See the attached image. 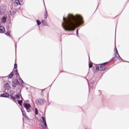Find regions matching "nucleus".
<instances>
[{
  "instance_id": "6ab92c4d",
  "label": "nucleus",
  "mask_w": 129,
  "mask_h": 129,
  "mask_svg": "<svg viewBox=\"0 0 129 129\" xmlns=\"http://www.w3.org/2000/svg\"><path fill=\"white\" fill-rule=\"evenodd\" d=\"M35 114L38 115L39 114V111L38 110V109L37 108H35Z\"/></svg>"
},
{
  "instance_id": "c756f323",
  "label": "nucleus",
  "mask_w": 129,
  "mask_h": 129,
  "mask_svg": "<svg viewBox=\"0 0 129 129\" xmlns=\"http://www.w3.org/2000/svg\"><path fill=\"white\" fill-rule=\"evenodd\" d=\"M92 66H93L92 64H89V67L90 68H91L92 67Z\"/></svg>"
},
{
  "instance_id": "bb28decb",
  "label": "nucleus",
  "mask_w": 129,
  "mask_h": 129,
  "mask_svg": "<svg viewBox=\"0 0 129 129\" xmlns=\"http://www.w3.org/2000/svg\"><path fill=\"white\" fill-rule=\"evenodd\" d=\"M107 63H108V62H104L103 63H101V64H100V65H105V64H107Z\"/></svg>"
},
{
  "instance_id": "c85d7f7f",
  "label": "nucleus",
  "mask_w": 129,
  "mask_h": 129,
  "mask_svg": "<svg viewBox=\"0 0 129 129\" xmlns=\"http://www.w3.org/2000/svg\"><path fill=\"white\" fill-rule=\"evenodd\" d=\"M115 59V57L112 58L110 60V61H114Z\"/></svg>"
},
{
  "instance_id": "aec40b11",
  "label": "nucleus",
  "mask_w": 129,
  "mask_h": 129,
  "mask_svg": "<svg viewBox=\"0 0 129 129\" xmlns=\"http://www.w3.org/2000/svg\"><path fill=\"white\" fill-rule=\"evenodd\" d=\"M36 23L38 26H40V25H41V21H40V20H36Z\"/></svg>"
},
{
  "instance_id": "f3484780",
  "label": "nucleus",
  "mask_w": 129,
  "mask_h": 129,
  "mask_svg": "<svg viewBox=\"0 0 129 129\" xmlns=\"http://www.w3.org/2000/svg\"><path fill=\"white\" fill-rule=\"evenodd\" d=\"M10 96L11 97V99L13 100V101H15L16 100V96H14V95H10Z\"/></svg>"
},
{
  "instance_id": "dca6fc26",
  "label": "nucleus",
  "mask_w": 129,
  "mask_h": 129,
  "mask_svg": "<svg viewBox=\"0 0 129 129\" xmlns=\"http://www.w3.org/2000/svg\"><path fill=\"white\" fill-rule=\"evenodd\" d=\"M17 85V84L15 82H12V86H13V89H15L16 88V86Z\"/></svg>"
},
{
  "instance_id": "f257e3e1",
  "label": "nucleus",
  "mask_w": 129,
  "mask_h": 129,
  "mask_svg": "<svg viewBox=\"0 0 129 129\" xmlns=\"http://www.w3.org/2000/svg\"><path fill=\"white\" fill-rule=\"evenodd\" d=\"M63 21L62 26L64 31H74L76 27H79L83 24L82 17L79 15L68 14L66 18L63 17Z\"/></svg>"
},
{
  "instance_id": "423d86ee",
  "label": "nucleus",
  "mask_w": 129,
  "mask_h": 129,
  "mask_svg": "<svg viewBox=\"0 0 129 129\" xmlns=\"http://www.w3.org/2000/svg\"><path fill=\"white\" fill-rule=\"evenodd\" d=\"M13 5L15 6V7H17L19 6V5H20V6H22L23 3H21V2H20V1L16 0L14 2Z\"/></svg>"
},
{
  "instance_id": "a878e982",
  "label": "nucleus",
  "mask_w": 129,
  "mask_h": 129,
  "mask_svg": "<svg viewBox=\"0 0 129 129\" xmlns=\"http://www.w3.org/2000/svg\"><path fill=\"white\" fill-rule=\"evenodd\" d=\"M19 81H20L21 83H24V81L22 79V78L19 79Z\"/></svg>"
},
{
  "instance_id": "1a4fd4ad",
  "label": "nucleus",
  "mask_w": 129,
  "mask_h": 129,
  "mask_svg": "<svg viewBox=\"0 0 129 129\" xmlns=\"http://www.w3.org/2000/svg\"><path fill=\"white\" fill-rule=\"evenodd\" d=\"M1 97H9L10 96V94L8 93H4L1 94Z\"/></svg>"
},
{
  "instance_id": "9b49d317",
  "label": "nucleus",
  "mask_w": 129,
  "mask_h": 129,
  "mask_svg": "<svg viewBox=\"0 0 129 129\" xmlns=\"http://www.w3.org/2000/svg\"><path fill=\"white\" fill-rule=\"evenodd\" d=\"M5 27L4 26H0V33H5Z\"/></svg>"
},
{
  "instance_id": "2f4dec72",
  "label": "nucleus",
  "mask_w": 129,
  "mask_h": 129,
  "mask_svg": "<svg viewBox=\"0 0 129 129\" xmlns=\"http://www.w3.org/2000/svg\"><path fill=\"white\" fill-rule=\"evenodd\" d=\"M6 35H7V36H10V33L7 32V33H6Z\"/></svg>"
},
{
  "instance_id": "f8f14e48",
  "label": "nucleus",
  "mask_w": 129,
  "mask_h": 129,
  "mask_svg": "<svg viewBox=\"0 0 129 129\" xmlns=\"http://www.w3.org/2000/svg\"><path fill=\"white\" fill-rule=\"evenodd\" d=\"M9 78L10 79H12L13 77H14V72H12L11 73V74L8 76Z\"/></svg>"
},
{
  "instance_id": "39448f33",
  "label": "nucleus",
  "mask_w": 129,
  "mask_h": 129,
  "mask_svg": "<svg viewBox=\"0 0 129 129\" xmlns=\"http://www.w3.org/2000/svg\"><path fill=\"white\" fill-rule=\"evenodd\" d=\"M116 54L118 55V59L119 60H122V58H121L120 56H119V54H118V51H117V49L116 48V47H115V56H116V57H117V56L116 55Z\"/></svg>"
},
{
  "instance_id": "5701e85b",
  "label": "nucleus",
  "mask_w": 129,
  "mask_h": 129,
  "mask_svg": "<svg viewBox=\"0 0 129 129\" xmlns=\"http://www.w3.org/2000/svg\"><path fill=\"white\" fill-rule=\"evenodd\" d=\"M15 97L17 98V99H20V95L17 94L15 95Z\"/></svg>"
},
{
  "instance_id": "6e6552de",
  "label": "nucleus",
  "mask_w": 129,
  "mask_h": 129,
  "mask_svg": "<svg viewBox=\"0 0 129 129\" xmlns=\"http://www.w3.org/2000/svg\"><path fill=\"white\" fill-rule=\"evenodd\" d=\"M10 84H5L4 85V88L5 90H10Z\"/></svg>"
},
{
  "instance_id": "393cba45",
  "label": "nucleus",
  "mask_w": 129,
  "mask_h": 129,
  "mask_svg": "<svg viewBox=\"0 0 129 129\" xmlns=\"http://www.w3.org/2000/svg\"><path fill=\"white\" fill-rule=\"evenodd\" d=\"M15 73L16 75H19V73H18V70L15 71Z\"/></svg>"
},
{
  "instance_id": "4be33fe9",
  "label": "nucleus",
  "mask_w": 129,
  "mask_h": 129,
  "mask_svg": "<svg viewBox=\"0 0 129 129\" xmlns=\"http://www.w3.org/2000/svg\"><path fill=\"white\" fill-rule=\"evenodd\" d=\"M10 94H11V95H14L15 94V91H10Z\"/></svg>"
},
{
  "instance_id": "cd10ccee",
  "label": "nucleus",
  "mask_w": 129,
  "mask_h": 129,
  "mask_svg": "<svg viewBox=\"0 0 129 129\" xmlns=\"http://www.w3.org/2000/svg\"><path fill=\"white\" fill-rule=\"evenodd\" d=\"M96 70H97V71H98L100 70V66H99L98 67L96 68Z\"/></svg>"
},
{
  "instance_id": "20e7f679",
  "label": "nucleus",
  "mask_w": 129,
  "mask_h": 129,
  "mask_svg": "<svg viewBox=\"0 0 129 129\" xmlns=\"http://www.w3.org/2000/svg\"><path fill=\"white\" fill-rule=\"evenodd\" d=\"M36 103L38 105H42V104L45 103V100H44V99H40L36 101Z\"/></svg>"
},
{
  "instance_id": "9d476101",
  "label": "nucleus",
  "mask_w": 129,
  "mask_h": 129,
  "mask_svg": "<svg viewBox=\"0 0 129 129\" xmlns=\"http://www.w3.org/2000/svg\"><path fill=\"white\" fill-rule=\"evenodd\" d=\"M106 69V67L105 66H100V71H104Z\"/></svg>"
},
{
  "instance_id": "473e14b6",
  "label": "nucleus",
  "mask_w": 129,
  "mask_h": 129,
  "mask_svg": "<svg viewBox=\"0 0 129 129\" xmlns=\"http://www.w3.org/2000/svg\"><path fill=\"white\" fill-rule=\"evenodd\" d=\"M76 33H77V36H78V30H77Z\"/></svg>"
},
{
  "instance_id": "0eeeda50",
  "label": "nucleus",
  "mask_w": 129,
  "mask_h": 129,
  "mask_svg": "<svg viewBox=\"0 0 129 129\" xmlns=\"http://www.w3.org/2000/svg\"><path fill=\"white\" fill-rule=\"evenodd\" d=\"M23 106H24V107H25L27 110H29L31 107V105L28 103H24Z\"/></svg>"
},
{
  "instance_id": "a211bd4d",
  "label": "nucleus",
  "mask_w": 129,
  "mask_h": 129,
  "mask_svg": "<svg viewBox=\"0 0 129 129\" xmlns=\"http://www.w3.org/2000/svg\"><path fill=\"white\" fill-rule=\"evenodd\" d=\"M47 18H48V13L47 12V11H46L44 14V18L47 19Z\"/></svg>"
},
{
  "instance_id": "b1692460",
  "label": "nucleus",
  "mask_w": 129,
  "mask_h": 129,
  "mask_svg": "<svg viewBox=\"0 0 129 129\" xmlns=\"http://www.w3.org/2000/svg\"><path fill=\"white\" fill-rule=\"evenodd\" d=\"M14 68L15 69H17V68H18V64H17V63H15Z\"/></svg>"
},
{
  "instance_id": "f03ea898",
  "label": "nucleus",
  "mask_w": 129,
  "mask_h": 129,
  "mask_svg": "<svg viewBox=\"0 0 129 129\" xmlns=\"http://www.w3.org/2000/svg\"><path fill=\"white\" fill-rule=\"evenodd\" d=\"M42 121L40 123L42 129H46L47 128V122H46V118L44 116L41 117Z\"/></svg>"
},
{
  "instance_id": "412c9836",
  "label": "nucleus",
  "mask_w": 129,
  "mask_h": 129,
  "mask_svg": "<svg viewBox=\"0 0 129 129\" xmlns=\"http://www.w3.org/2000/svg\"><path fill=\"white\" fill-rule=\"evenodd\" d=\"M18 103L20 104V105H22V103H23L22 100H18Z\"/></svg>"
},
{
  "instance_id": "7c9ffc66",
  "label": "nucleus",
  "mask_w": 129,
  "mask_h": 129,
  "mask_svg": "<svg viewBox=\"0 0 129 129\" xmlns=\"http://www.w3.org/2000/svg\"><path fill=\"white\" fill-rule=\"evenodd\" d=\"M19 1L20 3H21V4H23V2H24V0H18Z\"/></svg>"
},
{
  "instance_id": "4468645a",
  "label": "nucleus",
  "mask_w": 129,
  "mask_h": 129,
  "mask_svg": "<svg viewBox=\"0 0 129 129\" xmlns=\"http://www.w3.org/2000/svg\"><path fill=\"white\" fill-rule=\"evenodd\" d=\"M41 23H42V26H47V21H46L45 20H42L41 21Z\"/></svg>"
},
{
  "instance_id": "7ed1b4c3",
  "label": "nucleus",
  "mask_w": 129,
  "mask_h": 129,
  "mask_svg": "<svg viewBox=\"0 0 129 129\" xmlns=\"http://www.w3.org/2000/svg\"><path fill=\"white\" fill-rule=\"evenodd\" d=\"M89 84V88H94V82H93V80H90L88 81Z\"/></svg>"
},
{
  "instance_id": "72a5a7b5",
  "label": "nucleus",
  "mask_w": 129,
  "mask_h": 129,
  "mask_svg": "<svg viewBox=\"0 0 129 129\" xmlns=\"http://www.w3.org/2000/svg\"><path fill=\"white\" fill-rule=\"evenodd\" d=\"M99 92L100 93V94H101V92L100 91H99Z\"/></svg>"
},
{
  "instance_id": "2eb2a0df",
  "label": "nucleus",
  "mask_w": 129,
  "mask_h": 129,
  "mask_svg": "<svg viewBox=\"0 0 129 129\" xmlns=\"http://www.w3.org/2000/svg\"><path fill=\"white\" fill-rule=\"evenodd\" d=\"M21 110L22 112V114L23 116H26V112H25V110H24V108H21Z\"/></svg>"
},
{
  "instance_id": "ddd939ff",
  "label": "nucleus",
  "mask_w": 129,
  "mask_h": 129,
  "mask_svg": "<svg viewBox=\"0 0 129 129\" xmlns=\"http://www.w3.org/2000/svg\"><path fill=\"white\" fill-rule=\"evenodd\" d=\"M1 21L2 23H6V22H7V18H6V17H3Z\"/></svg>"
}]
</instances>
